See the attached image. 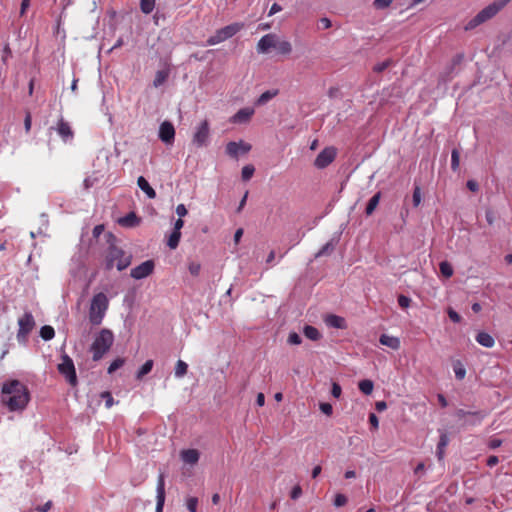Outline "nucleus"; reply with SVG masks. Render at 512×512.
I'll return each mask as SVG.
<instances>
[{"mask_svg": "<svg viewBox=\"0 0 512 512\" xmlns=\"http://www.w3.org/2000/svg\"><path fill=\"white\" fill-rule=\"evenodd\" d=\"M393 0H374L373 6L375 9H385L392 4Z\"/></svg>", "mask_w": 512, "mask_h": 512, "instance_id": "42", "label": "nucleus"}, {"mask_svg": "<svg viewBox=\"0 0 512 512\" xmlns=\"http://www.w3.org/2000/svg\"><path fill=\"white\" fill-rule=\"evenodd\" d=\"M30 401L28 387L19 380H8L1 388V402L9 411H23Z\"/></svg>", "mask_w": 512, "mask_h": 512, "instance_id": "1", "label": "nucleus"}, {"mask_svg": "<svg viewBox=\"0 0 512 512\" xmlns=\"http://www.w3.org/2000/svg\"><path fill=\"white\" fill-rule=\"evenodd\" d=\"M303 333L308 339L312 341H317L321 338L319 330L311 325H306L303 329Z\"/></svg>", "mask_w": 512, "mask_h": 512, "instance_id": "28", "label": "nucleus"}, {"mask_svg": "<svg viewBox=\"0 0 512 512\" xmlns=\"http://www.w3.org/2000/svg\"><path fill=\"white\" fill-rule=\"evenodd\" d=\"M502 444V440L500 439H497V438H493L489 441L488 443V446L491 448V449H496L498 447H500Z\"/></svg>", "mask_w": 512, "mask_h": 512, "instance_id": "61", "label": "nucleus"}, {"mask_svg": "<svg viewBox=\"0 0 512 512\" xmlns=\"http://www.w3.org/2000/svg\"><path fill=\"white\" fill-rule=\"evenodd\" d=\"M210 123L207 119L201 121L195 128L192 143L197 148L206 147L209 144Z\"/></svg>", "mask_w": 512, "mask_h": 512, "instance_id": "9", "label": "nucleus"}, {"mask_svg": "<svg viewBox=\"0 0 512 512\" xmlns=\"http://www.w3.org/2000/svg\"><path fill=\"white\" fill-rule=\"evenodd\" d=\"M181 459L187 463L194 465L198 462L200 454L196 449H186L181 451Z\"/></svg>", "mask_w": 512, "mask_h": 512, "instance_id": "21", "label": "nucleus"}, {"mask_svg": "<svg viewBox=\"0 0 512 512\" xmlns=\"http://www.w3.org/2000/svg\"><path fill=\"white\" fill-rule=\"evenodd\" d=\"M186 505H187V509L190 512H196L197 506H198V499L196 497H190L187 499Z\"/></svg>", "mask_w": 512, "mask_h": 512, "instance_id": "44", "label": "nucleus"}, {"mask_svg": "<svg viewBox=\"0 0 512 512\" xmlns=\"http://www.w3.org/2000/svg\"><path fill=\"white\" fill-rule=\"evenodd\" d=\"M226 153L232 158H238L239 153H247L251 150V145L243 141L240 142H228L226 145Z\"/></svg>", "mask_w": 512, "mask_h": 512, "instance_id": "15", "label": "nucleus"}, {"mask_svg": "<svg viewBox=\"0 0 512 512\" xmlns=\"http://www.w3.org/2000/svg\"><path fill=\"white\" fill-rule=\"evenodd\" d=\"M153 368V360H147L137 372V379H142L145 375L150 373Z\"/></svg>", "mask_w": 512, "mask_h": 512, "instance_id": "36", "label": "nucleus"}, {"mask_svg": "<svg viewBox=\"0 0 512 512\" xmlns=\"http://www.w3.org/2000/svg\"><path fill=\"white\" fill-rule=\"evenodd\" d=\"M155 264L153 260H147L141 263L140 265L133 268L130 272V275L134 279H143L148 277L150 274L153 273Z\"/></svg>", "mask_w": 512, "mask_h": 512, "instance_id": "14", "label": "nucleus"}, {"mask_svg": "<svg viewBox=\"0 0 512 512\" xmlns=\"http://www.w3.org/2000/svg\"><path fill=\"white\" fill-rule=\"evenodd\" d=\"M255 111L253 108L245 107L240 109L237 113H235L231 118L230 122L233 124H242V123H248L252 116L254 115Z\"/></svg>", "mask_w": 512, "mask_h": 512, "instance_id": "17", "label": "nucleus"}, {"mask_svg": "<svg viewBox=\"0 0 512 512\" xmlns=\"http://www.w3.org/2000/svg\"><path fill=\"white\" fill-rule=\"evenodd\" d=\"M137 185L149 199H154L156 197L155 190L150 186L148 181L143 176L138 177Z\"/></svg>", "mask_w": 512, "mask_h": 512, "instance_id": "23", "label": "nucleus"}, {"mask_svg": "<svg viewBox=\"0 0 512 512\" xmlns=\"http://www.w3.org/2000/svg\"><path fill=\"white\" fill-rule=\"evenodd\" d=\"M100 397L105 400V406L106 408H111L114 404V400L112 397V394L108 391H104L100 394Z\"/></svg>", "mask_w": 512, "mask_h": 512, "instance_id": "41", "label": "nucleus"}, {"mask_svg": "<svg viewBox=\"0 0 512 512\" xmlns=\"http://www.w3.org/2000/svg\"><path fill=\"white\" fill-rule=\"evenodd\" d=\"M476 341L483 347H486V348H491L494 346L495 344V340L494 338L486 333V332H479L477 335H476Z\"/></svg>", "mask_w": 512, "mask_h": 512, "instance_id": "24", "label": "nucleus"}, {"mask_svg": "<svg viewBox=\"0 0 512 512\" xmlns=\"http://www.w3.org/2000/svg\"><path fill=\"white\" fill-rule=\"evenodd\" d=\"M301 337L296 332H292L288 336V342L293 345H298L301 343Z\"/></svg>", "mask_w": 512, "mask_h": 512, "instance_id": "50", "label": "nucleus"}, {"mask_svg": "<svg viewBox=\"0 0 512 512\" xmlns=\"http://www.w3.org/2000/svg\"><path fill=\"white\" fill-rule=\"evenodd\" d=\"M176 213L179 216V218H182V217L187 215L188 211H187V209H186L184 204H179L176 207Z\"/></svg>", "mask_w": 512, "mask_h": 512, "instance_id": "56", "label": "nucleus"}, {"mask_svg": "<svg viewBox=\"0 0 512 512\" xmlns=\"http://www.w3.org/2000/svg\"><path fill=\"white\" fill-rule=\"evenodd\" d=\"M40 336L42 339L48 341L51 340L55 336V331L52 326L45 325L40 329Z\"/></svg>", "mask_w": 512, "mask_h": 512, "instance_id": "35", "label": "nucleus"}, {"mask_svg": "<svg viewBox=\"0 0 512 512\" xmlns=\"http://www.w3.org/2000/svg\"><path fill=\"white\" fill-rule=\"evenodd\" d=\"M31 125H32V117H31L30 112H27L25 119H24V128H25L26 133H29V131L31 130Z\"/></svg>", "mask_w": 512, "mask_h": 512, "instance_id": "54", "label": "nucleus"}, {"mask_svg": "<svg viewBox=\"0 0 512 512\" xmlns=\"http://www.w3.org/2000/svg\"><path fill=\"white\" fill-rule=\"evenodd\" d=\"M188 269L191 275L198 276L201 270V265L198 262H191Z\"/></svg>", "mask_w": 512, "mask_h": 512, "instance_id": "46", "label": "nucleus"}, {"mask_svg": "<svg viewBox=\"0 0 512 512\" xmlns=\"http://www.w3.org/2000/svg\"><path fill=\"white\" fill-rule=\"evenodd\" d=\"M375 408H376V410H377L378 412H382V411L386 410V408H387V404H386V402H385V401H377V402L375 403Z\"/></svg>", "mask_w": 512, "mask_h": 512, "instance_id": "64", "label": "nucleus"}, {"mask_svg": "<svg viewBox=\"0 0 512 512\" xmlns=\"http://www.w3.org/2000/svg\"><path fill=\"white\" fill-rule=\"evenodd\" d=\"M440 272L444 278H448V261H442L440 263Z\"/></svg>", "mask_w": 512, "mask_h": 512, "instance_id": "57", "label": "nucleus"}, {"mask_svg": "<svg viewBox=\"0 0 512 512\" xmlns=\"http://www.w3.org/2000/svg\"><path fill=\"white\" fill-rule=\"evenodd\" d=\"M336 149L334 147H326L323 149L314 161L315 167L324 169L330 165L336 157Z\"/></svg>", "mask_w": 512, "mask_h": 512, "instance_id": "12", "label": "nucleus"}, {"mask_svg": "<svg viewBox=\"0 0 512 512\" xmlns=\"http://www.w3.org/2000/svg\"><path fill=\"white\" fill-rule=\"evenodd\" d=\"M118 223L123 227H135L139 225L140 219L134 212H130L126 216L120 218Z\"/></svg>", "mask_w": 512, "mask_h": 512, "instance_id": "22", "label": "nucleus"}, {"mask_svg": "<svg viewBox=\"0 0 512 512\" xmlns=\"http://www.w3.org/2000/svg\"><path fill=\"white\" fill-rule=\"evenodd\" d=\"M320 410L326 414L327 416H330L333 412L332 405L329 403H321L320 404Z\"/></svg>", "mask_w": 512, "mask_h": 512, "instance_id": "53", "label": "nucleus"}, {"mask_svg": "<svg viewBox=\"0 0 512 512\" xmlns=\"http://www.w3.org/2000/svg\"><path fill=\"white\" fill-rule=\"evenodd\" d=\"M155 7V0H140V9L144 14H150Z\"/></svg>", "mask_w": 512, "mask_h": 512, "instance_id": "37", "label": "nucleus"}, {"mask_svg": "<svg viewBox=\"0 0 512 512\" xmlns=\"http://www.w3.org/2000/svg\"><path fill=\"white\" fill-rule=\"evenodd\" d=\"M347 503V497L343 494H336L334 499V505L336 507L344 506Z\"/></svg>", "mask_w": 512, "mask_h": 512, "instance_id": "49", "label": "nucleus"}, {"mask_svg": "<svg viewBox=\"0 0 512 512\" xmlns=\"http://www.w3.org/2000/svg\"><path fill=\"white\" fill-rule=\"evenodd\" d=\"M114 342V335L109 329H102L91 345L93 360L99 361L110 350Z\"/></svg>", "mask_w": 512, "mask_h": 512, "instance_id": "5", "label": "nucleus"}, {"mask_svg": "<svg viewBox=\"0 0 512 512\" xmlns=\"http://www.w3.org/2000/svg\"><path fill=\"white\" fill-rule=\"evenodd\" d=\"M125 363V360L123 358H117L115 359L111 364L110 366L108 367V373L109 374H112L114 373L117 369L121 368Z\"/></svg>", "mask_w": 512, "mask_h": 512, "instance_id": "40", "label": "nucleus"}, {"mask_svg": "<svg viewBox=\"0 0 512 512\" xmlns=\"http://www.w3.org/2000/svg\"><path fill=\"white\" fill-rule=\"evenodd\" d=\"M511 0H495L485 8H483L477 15L472 18L465 26L466 30L473 29L478 25L493 18L499 11H501Z\"/></svg>", "mask_w": 512, "mask_h": 512, "instance_id": "3", "label": "nucleus"}, {"mask_svg": "<svg viewBox=\"0 0 512 512\" xmlns=\"http://www.w3.org/2000/svg\"><path fill=\"white\" fill-rule=\"evenodd\" d=\"M390 65V61L389 60H386V61H383L379 64H377L375 67H374V71L376 72H382L384 71L385 69H387Z\"/></svg>", "mask_w": 512, "mask_h": 512, "instance_id": "55", "label": "nucleus"}, {"mask_svg": "<svg viewBox=\"0 0 512 512\" xmlns=\"http://www.w3.org/2000/svg\"><path fill=\"white\" fill-rule=\"evenodd\" d=\"M451 166L453 170H456L459 167V152L456 149L452 151Z\"/></svg>", "mask_w": 512, "mask_h": 512, "instance_id": "48", "label": "nucleus"}, {"mask_svg": "<svg viewBox=\"0 0 512 512\" xmlns=\"http://www.w3.org/2000/svg\"><path fill=\"white\" fill-rule=\"evenodd\" d=\"M358 387L365 395H370L373 392L374 384L371 380L365 379L359 382Z\"/></svg>", "mask_w": 512, "mask_h": 512, "instance_id": "34", "label": "nucleus"}, {"mask_svg": "<svg viewBox=\"0 0 512 512\" xmlns=\"http://www.w3.org/2000/svg\"><path fill=\"white\" fill-rule=\"evenodd\" d=\"M168 77H169L168 69L157 71L155 74V78L153 80L154 87L157 88V87L161 86L162 84H164L166 82V80L168 79Z\"/></svg>", "mask_w": 512, "mask_h": 512, "instance_id": "31", "label": "nucleus"}, {"mask_svg": "<svg viewBox=\"0 0 512 512\" xmlns=\"http://www.w3.org/2000/svg\"><path fill=\"white\" fill-rule=\"evenodd\" d=\"M281 38L275 33H269L261 37L258 41L256 50L260 54H267L271 49H277Z\"/></svg>", "mask_w": 512, "mask_h": 512, "instance_id": "11", "label": "nucleus"}, {"mask_svg": "<svg viewBox=\"0 0 512 512\" xmlns=\"http://www.w3.org/2000/svg\"><path fill=\"white\" fill-rule=\"evenodd\" d=\"M18 326L17 340L19 343L25 344L27 342L28 335L35 327L33 315L30 312L24 313V315L18 319Z\"/></svg>", "mask_w": 512, "mask_h": 512, "instance_id": "8", "label": "nucleus"}, {"mask_svg": "<svg viewBox=\"0 0 512 512\" xmlns=\"http://www.w3.org/2000/svg\"><path fill=\"white\" fill-rule=\"evenodd\" d=\"M277 53L283 56L290 55L292 53V44L288 40L281 39L277 46Z\"/></svg>", "mask_w": 512, "mask_h": 512, "instance_id": "29", "label": "nucleus"}, {"mask_svg": "<svg viewBox=\"0 0 512 512\" xmlns=\"http://www.w3.org/2000/svg\"><path fill=\"white\" fill-rule=\"evenodd\" d=\"M281 10H282V7H281L279 4L274 3V4L271 6V8H270V11H269V14H268V15H269V16H272V15H274V14H276V13L280 12Z\"/></svg>", "mask_w": 512, "mask_h": 512, "instance_id": "63", "label": "nucleus"}, {"mask_svg": "<svg viewBox=\"0 0 512 512\" xmlns=\"http://www.w3.org/2000/svg\"><path fill=\"white\" fill-rule=\"evenodd\" d=\"M455 416L459 420H463L462 425L463 426H469V425H477L481 422L483 419V414L479 411H465L463 409L458 410L455 413Z\"/></svg>", "mask_w": 512, "mask_h": 512, "instance_id": "13", "label": "nucleus"}, {"mask_svg": "<svg viewBox=\"0 0 512 512\" xmlns=\"http://www.w3.org/2000/svg\"><path fill=\"white\" fill-rule=\"evenodd\" d=\"M109 307V300L103 292L95 294L89 308V321L93 325H100Z\"/></svg>", "mask_w": 512, "mask_h": 512, "instance_id": "6", "label": "nucleus"}, {"mask_svg": "<svg viewBox=\"0 0 512 512\" xmlns=\"http://www.w3.org/2000/svg\"><path fill=\"white\" fill-rule=\"evenodd\" d=\"M58 371L71 386L75 387L77 385L78 380L75 366L73 360L68 355L62 356V361L58 364Z\"/></svg>", "mask_w": 512, "mask_h": 512, "instance_id": "10", "label": "nucleus"}, {"mask_svg": "<svg viewBox=\"0 0 512 512\" xmlns=\"http://www.w3.org/2000/svg\"><path fill=\"white\" fill-rule=\"evenodd\" d=\"M412 201L415 207L419 206L421 203V189L419 186H415L414 188Z\"/></svg>", "mask_w": 512, "mask_h": 512, "instance_id": "43", "label": "nucleus"}, {"mask_svg": "<svg viewBox=\"0 0 512 512\" xmlns=\"http://www.w3.org/2000/svg\"><path fill=\"white\" fill-rule=\"evenodd\" d=\"M188 365L182 361L178 360L175 367V375L176 377H183L187 373Z\"/></svg>", "mask_w": 512, "mask_h": 512, "instance_id": "38", "label": "nucleus"}, {"mask_svg": "<svg viewBox=\"0 0 512 512\" xmlns=\"http://www.w3.org/2000/svg\"><path fill=\"white\" fill-rule=\"evenodd\" d=\"M302 495V488L300 485H296L293 487V489L291 490V493H290V497L293 499V500H296L298 499L300 496Z\"/></svg>", "mask_w": 512, "mask_h": 512, "instance_id": "52", "label": "nucleus"}, {"mask_svg": "<svg viewBox=\"0 0 512 512\" xmlns=\"http://www.w3.org/2000/svg\"><path fill=\"white\" fill-rule=\"evenodd\" d=\"M159 138L166 144H172L175 139V129L171 122L164 121L159 128Z\"/></svg>", "mask_w": 512, "mask_h": 512, "instance_id": "16", "label": "nucleus"}, {"mask_svg": "<svg viewBox=\"0 0 512 512\" xmlns=\"http://www.w3.org/2000/svg\"><path fill=\"white\" fill-rule=\"evenodd\" d=\"M511 0H495L485 8H483L477 15L472 18L465 26L466 30L473 29L478 25L493 18L499 11H501Z\"/></svg>", "mask_w": 512, "mask_h": 512, "instance_id": "4", "label": "nucleus"}, {"mask_svg": "<svg viewBox=\"0 0 512 512\" xmlns=\"http://www.w3.org/2000/svg\"><path fill=\"white\" fill-rule=\"evenodd\" d=\"M341 393H342L341 386L338 383L333 382L332 383V388H331L332 396L335 397V398H339L341 396Z\"/></svg>", "mask_w": 512, "mask_h": 512, "instance_id": "51", "label": "nucleus"}, {"mask_svg": "<svg viewBox=\"0 0 512 512\" xmlns=\"http://www.w3.org/2000/svg\"><path fill=\"white\" fill-rule=\"evenodd\" d=\"M380 198H381V193L380 192H377L368 202L367 206H366V209H365V213L369 216L371 215L375 209L377 208L378 204H379V201H380Z\"/></svg>", "mask_w": 512, "mask_h": 512, "instance_id": "32", "label": "nucleus"}, {"mask_svg": "<svg viewBox=\"0 0 512 512\" xmlns=\"http://www.w3.org/2000/svg\"><path fill=\"white\" fill-rule=\"evenodd\" d=\"M243 28H244V24L238 23V22L227 25V26L217 30L213 36L209 37L207 39V44L208 45H216L218 43H221V42L233 37L235 34H237Z\"/></svg>", "mask_w": 512, "mask_h": 512, "instance_id": "7", "label": "nucleus"}, {"mask_svg": "<svg viewBox=\"0 0 512 512\" xmlns=\"http://www.w3.org/2000/svg\"><path fill=\"white\" fill-rule=\"evenodd\" d=\"M30 2H31V0H22L21 8H20V15L21 16H23L25 14L26 10L29 8Z\"/></svg>", "mask_w": 512, "mask_h": 512, "instance_id": "62", "label": "nucleus"}, {"mask_svg": "<svg viewBox=\"0 0 512 512\" xmlns=\"http://www.w3.org/2000/svg\"><path fill=\"white\" fill-rule=\"evenodd\" d=\"M452 368L457 380H463L465 378L466 367L460 360L453 361Z\"/></svg>", "mask_w": 512, "mask_h": 512, "instance_id": "26", "label": "nucleus"}, {"mask_svg": "<svg viewBox=\"0 0 512 512\" xmlns=\"http://www.w3.org/2000/svg\"><path fill=\"white\" fill-rule=\"evenodd\" d=\"M279 91L277 89L275 90H267L263 92L258 99L256 100V105L261 106L266 104L268 101L273 99L278 95Z\"/></svg>", "mask_w": 512, "mask_h": 512, "instance_id": "27", "label": "nucleus"}, {"mask_svg": "<svg viewBox=\"0 0 512 512\" xmlns=\"http://www.w3.org/2000/svg\"><path fill=\"white\" fill-rule=\"evenodd\" d=\"M327 325L337 328V329H345L346 328V322L343 317L337 316V315H329L326 318Z\"/></svg>", "mask_w": 512, "mask_h": 512, "instance_id": "25", "label": "nucleus"}, {"mask_svg": "<svg viewBox=\"0 0 512 512\" xmlns=\"http://www.w3.org/2000/svg\"><path fill=\"white\" fill-rule=\"evenodd\" d=\"M255 172V168L253 165L249 164L242 168L241 176L244 181H248L251 179Z\"/></svg>", "mask_w": 512, "mask_h": 512, "instance_id": "39", "label": "nucleus"}, {"mask_svg": "<svg viewBox=\"0 0 512 512\" xmlns=\"http://www.w3.org/2000/svg\"><path fill=\"white\" fill-rule=\"evenodd\" d=\"M369 423L371 424V426L374 429H378V427H379V420H378L377 416L374 413H371L369 415Z\"/></svg>", "mask_w": 512, "mask_h": 512, "instance_id": "59", "label": "nucleus"}, {"mask_svg": "<svg viewBox=\"0 0 512 512\" xmlns=\"http://www.w3.org/2000/svg\"><path fill=\"white\" fill-rule=\"evenodd\" d=\"M379 342L393 350H398L401 346V342L398 337L390 336L387 334H382L379 338Z\"/></svg>", "mask_w": 512, "mask_h": 512, "instance_id": "20", "label": "nucleus"}, {"mask_svg": "<svg viewBox=\"0 0 512 512\" xmlns=\"http://www.w3.org/2000/svg\"><path fill=\"white\" fill-rule=\"evenodd\" d=\"M411 299L405 295L398 296V304L401 308L405 309L410 306Z\"/></svg>", "mask_w": 512, "mask_h": 512, "instance_id": "47", "label": "nucleus"}, {"mask_svg": "<svg viewBox=\"0 0 512 512\" xmlns=\"http://www.w3.org/2000/svg\"><path fill=\"white\" fill-rule=\"evenodd\" d=\"M132 256L126 254L123 249L110 243L104 253V264L106 270L113 269L114 266L119 271L126 269L131 264Z\"/></svg>", "mask_w": 512, "mask_h": 512, "instance_id": "2", "label": "nucleus"}, {"mask_svg": "<svg viewBox=\"0 0 512 512\" xmlns=\"http://www.w3.org/2000/svg\"><path fill=\"white\" fill-rule=\"evenodd\" d=\"M165 501V482L164 476L162 474L159 475L157 482V505L156 512H162Z\"/></svg>", "mask_w": 512, "mask_h": 512, "instance_id": "19", "label": "nucleus"}, {"mask_svg": "<svg viewBox=\"0 0 512 512\" xmlns=\"http://www.w3.org/2000/svg\"><path fill=\"white\" fill-rule=\"evenodd\" d=\"M181 238V231L173 230L168 237L167 246L174 250L178 247Z\"/></svg>", "mask_w": 512, "mask_h": 512, "instance_id": "30", "label": "nucleus"}, {"mask_svg": "<svg viewBox=\"0 0 512 512\" xmlns=\"http://www.w3.org/2000/svg\"><path fill=\"white\" fill-rule=\"evenodd\" d=\"M10 57H12V51H11L9 44L7 43V44H5V46L3 48L1 60L4 64H7L8 59Z\"/></svg>", "mask_w": 512, "mask_h": 512, "instance_id": "45", "label": "nucleus"}, {"mask_svg": "<svg viewBox=\"0 0 512 512\" xmlns=\"http://www.w3.org/2000/svg\"><path fill=\"white\" fill-rule=\"evenodd\" d=\"M485 216H486V220H487L488 224L492 225L495 221L494 212L492 210L488 209V210H486Z\"/></svg>", "mask_w": 512, "mask_h": 512, "instance_id": "60", "label": "nucleus"}, {"mask_svg": "<svg viewBox=\"0 0 512 512\" xmlns=\"http://www.w3.org/2000/svg\"><path fill=\"white\" fill-rule=\"evenodd\" d=\"M57 133L62 138L64 142L71 140L74 136V133L69 125L63 118H61L57 123Z\"/></svg>", "mask_w": 512, "mask_h": 512, "instance_id": "18", "label": "nucleus"}, {"mask_svg": "<svg viewBox=\"0 0 512 512\" xmlns=\"http://www.w3.org/2000/svg\"><path fill=\"white\" fill-rule=\"evenodd\" d=\"M466 186L472 192H477L479 190V185L475 180H468Z\"/></svg>", "mask_w": 512, "mask_h": 512, "instance_id": "58", "label": "nucleus"}, {"mask_svg": "<svg viewBox=\"0 0 512 512\" xmlns=\"http://www.w3.org/2000/svg\"><path fill=\"white\" fill-rule=\"evenodd\" d=\"M447 443V435L445 433H442L440 436V441L437 446V456L440 461H443L444 455H445V446Z\"/></svg>", "mask_w": 512, "mask_h": 512, "instance_id": "33", "label": "nucleus"}]
</instances>
